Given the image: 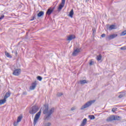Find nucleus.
I'll list each match as a JSON object with an SVG mask.
<instances>
[{"label":"nucleus","instance_id":"obj_1","mask_svg":"<svg viewBox=\"0 0 126 126\" xmlns=\"http://www.w3.org/2000/svg\"><path fill=\"white\" fill-rule=\"evenodd\" d=\"M41 110H43V115H45V120L49 121V120L51 119V116H52V114L54 113V112H55V108L53 107L49 110V105L44 104V107L41 108L40 111L35 115L33 122L34 126H36V124L38 122V120L40 119Z\"/></svg>","mask_w":126,"mask_h":126},{"label":"nucleus","instance_id":"obj_2","mask_svg":"<svg viewBox=\"0 0 126 126\" xmlns=\"http://www.w3.org/2000/svg\"><path fill=\"white\" fill-rule=\"evenodd\" d=\"M122 117L121 116H118L117 115H111L106 119V122L109 123L110 122H113V121H121Z\"/></svg>","mask_w":126,"mask_h":126},{"label":"nucleus","instance_id":"obj_3","mask_svg":"<svg viewBox=\"0 0 126 126\" xmlns=\"http://www.w3.org/2000/svg\"><path fill=\"white\" fill-rule=\"evenodd\" d=\"M94 103H95V100L88 101L87 103H86L84 105H83L81 107V110H84V109H86V108H88V107H90V106H91V105L94 104Z\"/></svg>","mask_w":126,"mask_h":126},{"label":"nucleus","instance_id":"obj_4","mask_svg":"<svg viewBox=\"0 0 126 126\" xmlns=\"http://www.w3.org/2000/svg\"><path fill=\"white\" fill-rule=\"evenodd\" d=\"M38 111H39V107L36 105H34L32 107V109L30 110L29 113L31 114V115H34L36 114Z\"/></svg>","mask_w":126,"mask_h":126},{"label":"nucleus","instance_id":"obj_5","mask_svg":"<svg viewBox=\"0 0 126 126\" xmlns=\"http://www.w3.org/2000/svg\"><path fill=\"white\" fill-rule=\"evenodd\" d=\"M21 73V69H15L13 71L12 74L13 75H15L16 76H18Z\"/></svg>","mask_w":126,"mask_h":126},{"label":"nucleus","instance_id":"obj_6","mask_svg":"<svg viewBox=\"0 0 126 126\" xmlns=\"http://www.w3.org/2000/svg\"><path fill=\"white\" fill-rule=\"evenodd\" d=\"M55 7H50L49 8H48L46 13V15H48V16H50V15L52 14V13H53V12L55 10Z\"/></svg>","mask_w":126,"mask_h":126},{"label":"nucleus","instance_id":"obj_7","mask_svg":"<svg viewBox=\"0 0 126 126\" xmlns=\"http://www.w3.org/2000/svg\"><path fill=\"white\" fill-rule=\"evenodd\" d=\"M64 4H65V0H62V2L60 4L58 8L59 11H61V10L63 9V7L64 6Z\"/></svg>","mask_w":126,"mask_h":126},{"label":"nucleus","instance_id":"obj_8","mask_svg":"<svg viewBox=\"0 0 126 126\" xmlns=\"http://www.w3.org/2000/svg\"><path fill=\"white\" fill-rule=\"evenodd\" d=\"M80 53V49L79 48H77L75 50H74L73 52L72 53V56H73L74 57L76 56L77 55H78V53Z\"/></svg>","mask_w":126,"mask_h":126},{"label":"nucleus","instance_id":"obj_9","mask_svg":"<svg viewBox=\"0 0 126 126\" xmlns=\"http://www.w3.org/2000/svg\"><path fill=\"white\" fill-rule=\"evenodd\" d=\"M36 86H37V82L35 81L32 83V86L30 87V90H34V89L36 88Z\"/></svg>","mask_w":126,"mask_h":126},{"label":"nucleus","instance_id":"obj_10","mask_svg":"<svg viewBox=\"0 0 126 126\" xmlns=\"http://www.w3.org/2000/svg\"><path fill=\"white\" fill-rule=\"evenodd\" d=\"M117 37H118L117 34H112L108 37V39L109 40H112V39H115V38H117Z\"/></svg>","mask_w":126,"mask_h":126},{"label":"nucleus","instance_id":"obj_11","mask_svg":"<svg viewBox=\"0 0 126 126\" xmlns=\"http://www.w3.org/2000/svg\"><path fill=\"white\" fill-rule=\"evenodd\" d=\"M10 95H11V93L9 91H8L6 94H5L4 96V98L6 100L7 99V98L10 97Z\"/></svg>","mask_w":126,"mask_h":126},{"label":"nucleus","instance_id":"obj_12","mask_svg":"<svg viewBox=\"0 0 126 126\" xmlns=\"http://www.w3.org/2000/svg\"><path fill=\"white\" fill-rule=\"evenodd\" d=\"M73 39H75V36L71 35L67 37V41H71V40H72Z\"/></svg>","mask_w":126,"mask_h":126},{"label":"nucleus","instance_id":"obj_13","mask_svg":"<svg viewBox=\"0 0 126 126\" xmlns=\"http://www.w3.org/2000/svg\"><path fill=\"white\" fill-rule=\"evenodd\" d=\"M87 123V119L85 118V119L83 120V121H82V123H81L80 126H85V125H86V123Z\"/></svg>","mask_w":126,"mask_h":126},{"label":"nucleus","instance_id":"obj_14","mask_svg":"<svg viewBox=\"0 0 126 126\" xmlns=\"http://www.w3.org/2000/svg\"><path fill=\"white\" fill-rule=\"evenodd\" d=\"M5 56H6L7 58H9V59L12 58V56H11L7 51H5Z\"/></svg>","mask_w":126,"mask_h":126},{"label":"nucleus","instance_id":"obj_15","mask_svg":"<svg viewBox=\"0 0 126 126\" xmlns=\"http://www.w3.org/2000/svg\"><path fill=\"white\" fill-rule=\"evenodd\" d=\"M73 9H71V11L69 12V14L68 15V16L72 18L73 17Z\"/></svg>","mask_w":126,"mask_h":126},{"label":"nucleus","instance_id":"obj_16","mask_svg":"<svg viewBox=\"0 0 126 126\" xmlns=\"http://www.w3.org/2000/svg\"><path fill=\"white\" fill-rule=\"evenodd\" d=\"M121 94L119 95V98H123V97H125L126 96V93L125 92H121Z\"/></svg>","mask_w":126,"mask_h":126},{"label":"nucleus","instance_id":"obj_17","mask_svg":"<svg viewBox=\"0 0 126 126\" xmlns=\"http://www.w3.org/2000/svg\"><path fill=\"white\" fill-rule=\"evenodd\" d=\"M6 102V100L4 98L3 99L0 100V105L4 104V103H5Z\"/></svg>","mask_w":126,"mask_h":126},{"label":"nucleus","instance_id":"obj_18","mask_svg":"<svg viewBox=\"0 0 126 126\" xmlns=\"http://www.w3.org/2000/svg\"><path fill=\"white\" fill-rule=\"evenodd\" d=\"M44 15V11H41L37 14L38 17H41V16H43Z\"/></svg>","mask_w":126,"mask_h":126},{"label":"nucleus","instance_id":"obj_19","mask_svg":"<svg viewBox=\"0 0 126 126\" xmlns=\"http://www.w3.org/2000/svg\"><path fill=\"white\" fill-rule=\"evenodd\" d=\"M88 82V81H87V80H83L80 81V84H85V83H87Z\"/></svg>","mask_w":126,"mask_h":126},{"label":"nucleus","instance_id":"obj_20","mask_svg":"<svg viewBox=\"0 0 126 126\" xmlns=\"http://www.w3.org/2000/svg\"><path fill=\"white\" fill-rule=\"evenodd\" d=\"M21 120H22V116H19L17 120V123H20Z\"/></svg>","mask_w":126,"mask_h":126},{"label":"nucleus","instance_id":"obj_21","mask_svg":"<svg viewBox=\"0 0 126 126\" xmlns=\"http://www.w3.org/2000/svg\"><path fill=\"white\" fill-rule=\"evenodd\" d=\"M101 59H102V55H99L97 56V58H96L97 61H101Z\"/></svg>","mask_w":126,"mask_h":126},{"label":"nucleus","instance_id":"obj_22","mask_svg":"<svg viewBox=\"0 0 126 126\" xmlns=\"http://www.w3.org/2000/svg\"><path fill=\"white\" fill-rule=\"evenodd\" d=\"M113 29H115V26L114 25H111L109 28V30H113Z\"/></svg>","mask_w":126,"mask_h":126},{"label":"nucleus","instance_id":"obj_23","mask_svg":"<svg viewBox=\"0 0 126 126\" xmlns=\"http://www.w3.org/2000/svg\"><path fill=\"white\" fill-rule=\"evenodd\" d=\"M89 118L91 120H94V119H95V116H94V115H89Z\"/></svg>","mask_w":126,"mask_h":126},{"label":"nucleus","instance_id":"obj_24","mask_svg":"<svg viewBox=\"0 0 126 126\" xmlns=\"http://www.w3.org/2000/svg\"><path fill=\"white\" fill-rule=\"evenodd\" d=\"M37 80H39V81H42V80L43 79V78L40 76H38L37 77Z\"/></svg>","mask_w":126,"mask_h":126},{"label":"nucleus","instance_id":"obj_25","mask_svg":"<svg viewBox=\"0 0 126 126\" xmlns=\"http://www.w3.org/2000/svg\"><path fill=\"white\" fill-rule=\"evenodd\" d=\"M63 93H58L57 94V97H61V96H63Z\"/></svg>","mask_w":126,"mask_h":126},{"label":"nucleus","instance_id":"obj_26","mask_svg":"<svg viewBox=\"0 0 126 126\" xmlns=\"http://www.w3.org/2000/svg\"><path fill=\"white\" fill-rule=\"evenodd\" d=\"M125 35H126V31L123 32L121 33V36H125Z\"/></svg>","mask_w":126,"mask_h":126},{"label":"nucleus","instance_id":"obj_27","mask_svg":"<svg viewBox=\"0 0 126 126\" xmlns=\"http://www.w3.org/2000/svg\"><path fill=\"white\" fill-rule=\"evenodd\" d=\"M90 65H93V64H94V62L92 61V60H91L90 62L89 63Z\"/></svg>","mask_w":126,"mask_h":126},{"label":"nucleus","instance_id":"obj_28","mask_svg":"<svg viewBox=\"0 0 126 126\" xmlns=\"http://www.w3.org/2000/svg\"><path fill=\"white\" fill-rule=\"evenodd\" d=\"M51 125H52L51 124V123H47L45 124V126H51Z\"/></svg>","mask_w":126,"mask_h":126},{"label":"nucleus","instance_id":"obj_29","mask_svg":"<svg viewBox=\"0 0 126 126\" xmlns=\"http://www.w3.org/2000/svg\"><path fill=\"white\" fill-rule=\"evenodd\" d=\"M3 18H4V15H2L0 17V20H1L2 19H3Z\"/></svg>","mask_w":126,"mask_h":126},{"label":"nucleus","instance_id":"obj_30","mask_svg":"<svg viewBox=\"0 0 126 126\" xmlns=\"http://www.w3.org/2000/svg\"><path fill=\"white\" fill-rule=\"evenodd\" d=\"M117 108H113L112 109V112H116L117 111Z\"/></svg>","mask_w":126,"mask_h":126},{"label":"nucleus","instance_id":"obj_31","mask_svg":"<svg viewBox=\"0 0 126 126\" xmlns=\"http://www.w3.org/2000/svg\"><path fill=\"white\" fill-rule=\"evenodd\" d=\"M18 123H19V122H17H17H15L14 123V126H17V125H18Z\"/></svg>","mask_w":126,"mask_h":126},{"label":"nucleus","instance_id":"obj_32","mask_svg":"<svg viewBox=\"0 0 126 126\" xmlns=\"http://www.w3.org/2000/svg\"><path fill=\"white\" fill-rule=\"evenodd\" d=\"M121 50H126V47L124 46L121 48Z\"/></svg>","mask_w":126,"mask_h":126},{"label":"nucleus","instance_id":"obj_33","mask_svg":"<svg viewBox=\"0 0 126 126\" xmlns=\"http://www.w3.org/2000/svg\"><path fill=\"white\" fill-rule=\"evenodd\" d=\"M106 34L105 33H103L101 35V37H102V38H104V37H105Z\"/></svg>","mask_w":126,"mask_h":126},{"label":"nucleus","instance_id":"obj_34","mask_svg":"<svg viewBox=\"0 0 126 126\" xmlns=\"http://www.w3.org/2000/svg\"><path fill=\"white\" fill-rule=\"evenodd\" d=\"M22 95H27V92H24L22 94Z\"/></svg>","mask_w":126,"mask_h":126},{"label":"nucleus","instance_id":"obj_35","mask_svg":"<svg viewBox=\"0 0 126 126\" xmlns=\"http://www.w3.org/2000/svg\"><path fill=\"white\" fill-rule=\"evenodd\" d=\"M74 110H75V107H73L71 108V111H74Z\"/></svg>","mask_w":126,"mask_h":126},{"label":"nucleus","instance_id":"obj_36","mask_svg":"<svg viewBox=\"0 0 126 126\" xmlns=\"http://www.w3.org/2000/svg\"><path fill=\"white\" fill-rule=\"evenodd\" d=\"M15 55H16H16H17V51H16L15 53Z\"/></svg>","mask_w":126,"mask_h":126},{"label":"nucleus","instance_id":"obj_37","mask_svg":"<svg viewBox=\"0 0 126 126\" xmlns=\"http://www.w3.org/2000/svg\"><path fill=\"white\" fill-rule=\"evenodd\" d=\"M89 0H86V1H89Z\"/></svg>","mask_w":126,"mask_h":126},{"label":"nucleus","instance_id":"obj_38","mask_svg":"<svg viewBox=\"0 0 126 126\" xmlns=\"http://www.w3.org/2000/svg\"><path fill=\"white\" fill-rule=\"evenodd\" d=\"M32 20H34V18L31 20L32 21Z\"/></svg>","mask_w":126,"mask_h":126},{"label":"nucleus","instance_id":"obj_39","mask_svg":"<svg viewBox=\"0 0 126 126\" xmlns=\"http://www.w3.org/2000/svg\"><path fill=\"white\" fill-rule=\"evenodd\" d=\"M32 20H34V18L31 20L32 21Z\"/></svg>","mask_w":126,"mask_h":126}]
</instances>
